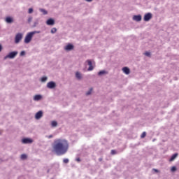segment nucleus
Segmentation results:
<instances>
[{"mask_svg": "<svg viewBox=\"0 0 179 179\" xmlns=\"http://www.w3.org/2000/svg\"><path fill=\"white\" fill-rule=\"evenodd\" d=\"M52 148L57 156H62L68 152L69 143H68V141L66 139L57 138L54 141Z\"/></svg>", "mask_w": 179, "mask_h": 179, "instance_id": "1", "label": "nucleus"}, {"mask_svg": "<svg viewBox=\"0 0 179 179\" xmlns=\"http://www.w3.org/2000/svg\"><path fill=\"white\" fill-rule=\"evenodd\" d=\"M34 34H40V31H31V32H29L28 34H27L24 40V43L29 44V43H30V41H31V39L33 38V36Z\"/></svg>", "mask_w": 179, "mask_h": 179, "instance_id": "2", "label": "nucleus"}, {"mask_svg": "<svg viewBox=\"0 0 179 179\" xmlns=\"http://www.w3.org/2000/svg\"><path fill=\"white\" fill-rule=\"evenodd\" d=\"M22 38H23V34L17 33L15 37V43L19 44L20 43V41H22Z\"/></svg>", "mask_w": 179, "mask_h": 179, "instance_id": "3", "label": "nucleus"}, {"mask_svg": "<svg viewBox=\"0 0 179 179\" xmlns=\"http://www.w3.org/2000/svg\"><path fill=\"white\" fill-rule=\"evenodd\" d=\"M17 51H13L8 53L6 56L4 57V59H8V58H10V59H13L17 55Z\"/></svg>", "mask_w": 179, "mask_h": 179, "instance_id": "4", "label": "nucleus"}, {"mask_svg": "<svg viewBox=\"0 0 179 179\" xmlns=\"http://www.w3.org/2000/svg\"><path fill=\"white\" fill-rule=\"evenodd\" d=\"M48 89H55L57 87V84L54 81H50L47 84Z\"/></svg>", "mask_w": 179, "mask_h": 179, "instance_id": "5", "label": "nucleus"}, {"mask_svg": "<svg viewBox=\"0 0 179 179\" xmlns=\"http://www.w3.org/2000/svg\"><path fill=\"white\" fill-rule=\"evenodd\" d=\"M22 143H24V145H28L30 143H33V139L29 138H22Z\"/></svg>", "mask_w": 179, "mask_h": 179, "instance_id": "6", "label": "nucleus"}, {"mask_svg": "<svg viewBox=\"0 0 179 179\" xmlns=\"http://www.w3.org/2000/svg\"><path fill=\"white\" fill-rule=\"evenodd\" d=\"M152 13H148L145 14L143 20H144V22H149V20H150V19H152Z\"/></svg>", "mask_w": 179, "mask_h": 179, "instance_id": "7", "label": "nucleus"}, {"mask_svg": "<svg viewBox=\"0 0 179 179\" xmlns=\"http://www.w3.org/2000/svg\"><path fill=\"white\" fill-rule=\"evenodd\" d=\"M85 64H87V65H89V68L87 69V71H93V69H94V67H93V64L92 63V60L90 59H88L85 62Z\"/></svg>", "mask_w": 179, "mask_h": 179, "instance_id": "8", "label": "nucleus"}, {"mask_svg": "<svg viewBox=\"0 0 179 179\" xmlns=\"http://www.w3.org/2000/svg\"><path fill=\"white\" fill-rule=\"evenodd\" d=\"M55 24V21L52 18L48 19L46 22V24H48V26H54Z\"/></svg>", "mask_w": 179, "mask_h": 179, "instance_id": "9", "label": "nucleus"}, {"mask_svg": "<svg viewBox=\"0 0 179 179\" xmlns=\"http://www.w3.org/2000/svg\"><path fill=\"white\" fill-rule=\"evenodd\" d=\"M133 20H135V22H141V20H142V15H134Z\"/></svg>", "mask_w": 179, "mask_h": 179, "instance_id": "10", "label": "nucleus"}, {"mask_svg": "<svg viewBox=\"0 0 179 179\" xmlns=\"http://www.w3.org/2000/svg\"><path fill=\"white\" fill-rule=\"evenodd\" d=\"M64 49L66 50V51H71L73 50V45L69 43L65 46Z\"/></svg>", "mask_w": 179, "mask_h": 179, "instance_id": "11", "label": "nucleus"}, {"mask_svg": "<svg viewBox=\"0 0 179 179\" xmlns=\"http://www.w3.org/2000/svg\"><path fill=\"white\" fill-rule=\"evenodd\" d=\"M43 99V96L41 94H36L34 96V101H40Z\"/></svg>", "mask_w": 179, "mask_h": 179, "instance_id": "12", "label": "nucleus"}, {"mask_svg": "<svg viewBox=\"0 0 179 179\" xmlns=\"http://www.w3.org/2000/svg\"><path fill=\"white\" fill-rule=\"evenodd\" d=\"M43 117V111L39 110L38 113H36L35 118L36 120H40Z\"/></svg>", "mask_w": 179, "mask_h": 179, "instance_id": "13", "label": "nucleus"}, {"mask_svg": "<svg viewBox=\"0 0 179 179\" xmlns=\"http://www.w3.org/2000/svg\"><path fill=\"white\" fill-rule=\"evenodd\" d=\"M122 71L124 72V73H125L126 75H129L131 71L129 70V68L128 67H124L122 68Z\"/></svg>", "mask_w": 179, "mask_h": 179, "instance_id": "14", "label": "nucleus"}, {"mask_svg": "<svg viewBox=\"0 0 179 179\" xmlns=\"http://www.w3.org/2000/svg\"><path fill=\"white\" fill-rule=\"evenodd\" d=\"M177 156H178V153H175V154H173V155L171 157L169 161H170V162H174V160H176V158L177 157Z\"/></svg>", "mask_w": 179, "mask_h": 179, "instance_id": "15", "label": "nucleus"}, {"mask_svg": "<svg viewBox=\"0 0 179 179\" xmlns=\"http://www.w3.org/2000/svg\"><path fill=\"white\" fill-rule=\"evenodd\" d=\"M108 72L105 70H102L98 73L99 76H103V75H107Z\"/></svg>", "mask_w": 179, "mask_h": 179, "instance_id": "16", "label": "nucleus"}, {"mask_svg": "<svg viewBox=\"0 0 179 179\" xmlns=\"http://www.w3.org/2000/svg\"><path fill=\"white\" fill-rule=\"evenodd\" d=\"M6 23H13V19L10 17H7L6 18Z\"/></svg>", "mask_w": 179, "mask_h": 179, "instance_id": "17", "label": "nucleus"}, {"mask_svg": "<svg viewBox=\"0 0 179 179\" xmlns=\"http://www.w3.org/2000/svg\"><path fill=\"white\" fill-rule=\"evenodd\" d=\"M76 78H77L78 80H80V79H82V74L80 72L77 71L76 73Z\"/></svg>", "mask_w": 179, "mask_h": 179, "instance_id": "18", "label": "nucleus"}, {"mask_svg": "<svg viewBox=\"0 0 179 179\" xmlns=\"http://www.w3.org/2000/svg\"><path fill=\"white\" fill-rule=\"evenodd\" d=\"M40 12H41L43 15H48V12L44 9V8H40L39 9Z\"/></svg>", "mask_w": 179, "mask_h": 179, "instance_id": "19", "label": "nucleus"}, {"mask_svg": "<svg viewBox=\"0 0 179 179\" xmlns=\"http://www.w3.org/2000/svg\"><path fill=\"white\" fill-rule=\"evenodd\" d=\"M57 125H58V122H57V121H52L51 126L53 128H55V127H57Z\"/></svg>", "mask_w": 179, "mask_h": 179, "instance_id": "20", "label": "nucleus"}, {"mask_svg": "<svg viewBox=\"0 0 179 179\" xmlns=\"http://www.w3.org/2000/svg\"><path fill=\"white\" fill-rule=\"evenodd\" d=\"M47 79H48V78H47V76H43L41 78V82H42V83L47 82Z\"/></svg>", "mask_w": 179, "mask_h": 179, "instance_id": "21", "label": "nucleus"}, {"mask_svg": "<svg viewBox=\"0 0 179 179\" xmlns=\"http://www.w3.org/2000/svg\"><path fill=\"white\" fill-rule=\"evenodd\" d=\"M92 90H93V88H90V90L86 92V96H90V94H92Z\"/></svg>", "mask_w": 179, "mask_h": 179, "instance_id": "22", "label": "nucleus"}, {"mask_svg": "<svg viewBox=\"0 0 179 179\" xmlns=\"http://www.w3.org/2000/svg\"><path fill=\"white\" fill-rule=\"evenodd\" d=\"M21 159L22 160H24L25 159H27V155L26 154L21 155Z\"/></svg>", "mask_w": 179, "mask_h": 179, "instance_id": "23", "label": "nucleus"}, {"mask_svg": "<svg viewBox=\"0 0 179 179\" xmlns=\"http://www.w3.org/2000/svg\"><path fill=\"white\" fill-rule=\"evenodd\" d=\"M50 33H52V34H55V33H57V28H52L50 31Z\"/></svg>", "mask_w": 179, "mask_h": 179, "instance_id": "24", "label": "nucleus"}, {"mask_svg": "<svg viewBox=\"0 0 179 179\" xmlns=\"http://www.w3.org/2000/svg\"><path fill=\"white\" fill-rule=\"evenodd\" d=\"M31 20H33V17L29 16L27 20L28 23H31Z\"/></svg>", "mask_w": 179, "mask_h": 179, "instance_id": "25", "label": "nucleus"}, {"mask_svg": "<svg viewBox=\"0 0 179 179\" xmlns=\"http://www.w3.org/2000/svg\"><path fill=\"white\" fill-rule=\"evenodd\" d=\"M20 55V57H23L24 55H26V52L24 50L21 51Z\"/></svg>", "mask_w": 179, "mask_h": 179, "instance_id": "26", "label": "nucleus"}, {"mask_svg": "<svg viewBox=\"0 0 179 179\" xmlns=\"http://www.w3.org/2000/svg\"><path fill=\"white\" fill-rule=\"evenodd\" d=\"M63 162L67 164V163H69V159L68 158H66L63 160Z\"/></svg>", "mask_w": 179, "mask_h": 179, "instance_id": "27", "label": "nucleus"}, {"mask_svg": "<svg viewBox=\"0 0 179 179\" xmlns=\"http://www.w3.org/2000/svg\"><path fill=\"white\" fill-rule=\"evenodd\" d=\"M145 136H146V131L143 132V134L141 136V138H145Z\"/></svg>", "mask_w": 179, "mask_h": 179, "instance_id": "28", "label": "nucleus"}, {"mask_svg": "<svg viewBox=\"0 0 179 179\" xmlns=\"http://www.w3.org/2000/svg\"><path fill=\"white\" fill-rule=\"evenodd\" d=\"M46 138H48V139H51V138H54V136L52 134L46 136Z\"/></svg>", "mask_w": 179, "mask_h": 179, "instance_id": "29", "label": "nucleus"}, {"mask_svg": "<svg viewBox=\"0 0 179 179\" xmlns=\"http://www.w3.org/2000/svg\"><path fill=\"white\" fill-rule=\"evenodd\" d=\"M28 13H33V8H29Z\"/></svg>", "mask_w": 179, "mask_h": 179, "instance_id": "30", "label": "nucleus"}, {"mask_svg": "<svg viewBox=\"0 0 179 179\" xmlns=\"http://www.w3.org/2000/svg\"><path fill=\"white\" fill-rule=\"evenodd\" d=\"M116 153H117V151H115V150H111V155H115Z\"/></svg>", "mask_w": 179, "mask_h": 179, "instance_id": "31", "label": "nucleus"}, {"mask_svg": "<svg viewBox=\"0 0 179 179\" xmlns=\"http://www.w3.org/2000/svg\"><path fill=\"white\" fill-rule=\"evenodd\" d=\"M145 55H146V57H150V52H146L145 53Z\"/></svg>", "mask_w": 179, "mask_h": 179, "instance_id": "32", "label": "nucleus"}, {"mask_svg": "<svg viewBox=\"0 0 179 179\" xmlns=\"http://www.w3.org/2000/svg\"><path fill=\"white\" fill-rule=\"evenodd\" d=\"M176 170H177V168H176V166H173L171 168V171H176Z\"/></svg>", "mask_w": 179, "mask_h": 179, "instance_id": "33", "label": "nucleus"}, {"mask_svg": "<svg viewBox=\"0 0 179 179\" xmlns=\"http://www.w3.org/2000/svg\"><path fill=\"white\" fill-rule=\"evenodd\" d=\"M37 24H38V22H35L34 24V27H36V26H37Z\"/></svg>", "mask_w": 179, "mask_h": 179, "instance_id": "34", "label": "nucleus"}, {"mask_svg": "<svg viewBox=\"0 0 179 179\" xmlns=\"http://www.w3.org/2000/svg\"><path fill=\"white\" fill-rule=\"evenodd\" d=\"M76 161L78 162V163L80 162V158H76Z\"/></svg>", "mask_w": 179, "mask_h": 179, "instance_id": "35", "label": "nucleus"}, {"mask_svg": "<svg viewBox=\"0 0 179 179\" xmlns=\"http://www.w3.org/2000/svg\"><path fill=\"white\" fill-rule=\"evenodd\" d=\"M2 51V45H0V52Z\"/></svg>", "mask_w": 179, "mask_h": 179, "instance_id": "36", "label": "nucleus"}, {"mask_svg": "<svg viewBox=\"0 0 179 179\" xmlns=\"http://www.w3.org/2000/svg\"><path fill=\"white\" fill-rule=\"evenodd\" d=\"M154 171L155 173H158V171H159L157 169H154Z\"/></svg>", "mask_w": 179, "mask_h": 179, "instance_id": "37", "label": "nucleus"}, {"mask_svg": "<svg viewBox=\"0 0 179 179\" xmlns=\"http://www.w3.org/2000/svg\"><path fill=\"white\" fill-rule=\"evenodd\" d=\"M87 2H92L93 0H86Z\"/></svg>", "mask_w": 179, "mask_h": 179, "instance_id": "38", "label": "nucleus"}, {"mask_svg": "<svg viewBox=\"0 0 179 179\" xmlns=\"http://www.w3.org/2000/svg\"><path fill=\"white\" fill-rule=\"evenodd\" d=\"M103 160V159L99 158V162H101Z\"/></svg>", "mask_w": 179, "mask_h": 179, "instance_id": "39", "label": "nucleus"}, {"mask_svg": "<svg viewBox=\"0 0 179 179\" xmlns=\"http://www.w3.org/2000/svg\"><path fill=\"white\" fill-rule=\"evenodd\" d=\"M48 173H50V171H49V170H48Z\"/></svg>", "mask_w": 179, "mask_h": 179, "instance_id": "40", "label": "nucleus"}]
</instances>
